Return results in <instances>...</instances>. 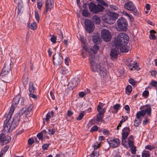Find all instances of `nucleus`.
<instances>
[{
  "label": "nucleus",
  "mask_w": 157,
  "mask_h": 157,
  "mask_svg": "<svg viewBox=\"0 0 157 157\" xmlns=\"http://www.w3.org/2000/svg\"><path fill=\"white\" fill-rule=\"evenodd\" d=\"M24 108L21 109L19 112L16 113L13 119H11L13 113H10V110L7 115V118L4 122L3 132L5 133L11 132L18 125L20 120L21 116L25 113Z\"/></svg>",
  "instance_id": "1"
},
{
  "label": "nucleus",
  "mask_w": 157,
  "mask_h": 157,
  "mask_svg": "<svg viewBox=\"0 0 157 157\" xmlns=\"http://www.w3.org/2000/svg\"><path fill=\"white\" fill-rule=\"evenodd\" d=\"M128 36L126 33H120L114 40V44L116 48L120 47L121 44L127 45L128 43Z\"/></svg>",
  "instance_id": "2"
},
{
  "label": "nucleus",
  "mask_w": 157,
  "mask_h": 157,
  "mask_svg": "<svg viewBox=\"0 0 157 157\" xmlns=\"http://www.w3.org/2000/svg\"><path fill=\"white\" fill-rule=\"evenodd\" d=\"M118 16V14L116 13L109 12L103 15L102 19L105 22L109 24H113Z\"/></svg>",
  "instance_id": "3"
},
{
  "label": "nucleus",
  "mask_w": 157,
  "mask_h": 157,
  "mask_svg": "<svg viewBox=\"0 0 157 157\" xmlns=\"http://www.w3.org/2000/svg\"><path fill=\"white\" fill-rule=\"evenodd\" d=\"M117 25L116 28L117 31L125 32L127 30L128 22L124 17H120L117 21Z\"/></svg>",
  "instance_id": "4"
},
{
  "label": "nucleus",
  "mask_w": 157,
  "mask_h": 157,
  "mask_svg": "<svg viewBox=\"0 0 157 157\" xmlns=\"http://www.w3.org/2000/svg\"><path fill=\"white\" fill-rule=\"evenodd\" d=\"M89 8L90 11L93 13H97L102 12L104 10V7L100 4L97 5L93 2H90L89 4Z\"/></svg>",
  "instance_id": "5"
},
{
  "label": "nucleus",
  "mask_w": 157,
  "mask_h": 157,
  "mask_svg": "<svg viewBox=\"0 0 157 157\" xmlns=\"http://www.w3.org/2000/svg\"><path fill=\"white\" fill-rule=\"evenodd\" d=\"M124 7L128 10L133 12V14L136 16H138L139 13L132 2H129L126 3Z\"/></svg>",
  "instance_id": "6"
},
{
  "label": "nucleus",
  "mask_w": 157,
  "mask_h": 157,
  "mask_svg": "<svg viewBox=\"0 0 157 157\" xmlns=\"http://www.w3.org/2000/svg\"><path fill=\"white\" fill-rule=\"evenodd\" d=\"M95 59V57L94 55H92L89 58V61L91 64L90 67L93 71L98 72L100 71L101 67L100 65L94 63Z\"/></svg>",
  "instance_id": "7"
},
{
  "label": "nucleus",
  "mask_w": 157,
  "mask_h": 157,
  "mask_svg": "<svg viewBox=\"0 0 157 157\" xmlns=\"http://www.w3.org/2000/svg\"><path fill=\"white\" fill-rule=\"evenodd\" d=\"M102 38L106 42L109 41L112 37L111 33L108 29H103L101 31Z\"/></svg>",
  "instance_id": "8"
},
{
  "label": "nucleus",
  "mask_w": 157,
  "mask_h": 157,
  "mask_svg": "<svg viewBox=\"0 0 157 157\" xmlns=\"http://www.w3.org/2000/svg\"><path fill=\"white\" fill-rule=\"evenodd\" d=\"M11 61L10 60H8L6 61L1 74L2 76H4L11 71Z\"/></svg>",
  "instance_id": "9"
},
{
  "label": "nucleus",
  "mask_w": 157,
  "mask_h": 157,
  "mask_svg": "<svg viewBox=\"0 0 157 157\" xmlns=\"http://www.w3.org/2000/svg\"><path fill=\"white\" fill-rule=\"evenodd\" d=\"M84 24L86 31L89 33L93 32L94 30V25L92 21L87 19L85 20Z\"/></svg>",
  "instance_id": "10"
},
{
  "label": "nucleus",
  "mask_w": 157,
  "mask_h": 157,
  "mask_svg": "<svg viewBox=\"0 0 157 157\" xmlns=\"http://www.w3.org/2000/svg\"><path fill=\"white\" fill-rule=\"evenodd\" d=\"M53 63L56 65L57 66L61 64L63 62V58L60 53L57 52L55 53L53 58Z\"/></svg>",
  "instance_id": "11"
},
{
  "label": "nucleus",
  "mask_w": 157,
  "mask_h": 157,
  "mask_svg": "<svg viewBox=\"0 0 157 157\" xmlns=\"http://www.w3.org/2000/svg\"><path fill=\"white\" fill-rule=\"evenodd\" d=\"M97 111L98 113L96 115V121L98 122H101L104 117L105 109L102 108L100 105H98L97 106Z\"/></svg>",
  "instance_id": "12"
},
{
  "label": "nucleus",
  "mask_w": 157,
  "mask_h": 157,
  "mask_svg": "<svg viewBox=\"0 0 157 157\" xmlns=\"http://www.w3.org/2000/svg\"><path fill=\"white\" fill-rule=\"evenodd\" d=\"M11 140V137L8 135L1 133L0 134V143L1 145H4L9 143Z\"/></svg>",
  "instance_id": "13"
},
{
  "label": "nucleus",
  "mask_w": 157,
  "mask_h": 157,
  "mask_svg": "<svg viewBox=\"0 0 157 157\" xmlns=\"http://www.w3.org/2000/svg\"><path fill=\"white\" fill-rule=\"evenodd\" d=\"M107 141L110 147L115 148L118 147L120 141L118 138H109L107 139Z\"/></svg>",
  "instance_id": "14"
},
{
  "label": "nucleus",
  "mask_w": 157,
  "mask_h": 157,
  "mask_svg": "<svg viewBox=\"0 0 157 157\" xmlns=\"http://www.w3.org/2000/svg\"><path fill=\"white\" fill-rule=\"evenodd\" d=\"M54 5V0H46L44 14L46 15L48 11H50L53 8Z\"/></svg>",
  "instance_id": "15"
},
{
  "label": "nucleus",
  "mask_w": 157,
  "mask_h": 157,
  "mask_svg": "<svg viewBox=\"0 0 157 157\" xmlns=\"http://www.w3.org/2000/svg\"><path fill=\"white\" fill-rule=\"evenodd\" d=\"M79 81V80L78 78H73L68 84V88L70 90H73L77 86Z\"/></svg>",
  "instance_id": "16"
},
{
  "label": "nucleus",
  "mask_w": 157,
  "mask_h": 157,
  "mask_svg": "<svg viewBox=\"0 0 157 157\" xmlns=\"http://www.w3.org/2000/svg\"><path fill=\"white\" fill-rule=\"evenodd\" d=\"M20 99V98L19 96H16L14 98L12 102V105L10 109V113H13L15 108L17 106L19 102Z\"/></svg>",
  "instance_id": "17"
},
{
  "label": "nucleus",
  "mask_w": 157,
  "mask_h": 157,
  "mask_svg": "<svg viewBox=\"0 0 157 157\" xmlns=\"http://www.w3.org/2000/svg\"><path fill=\"white\" fill-rule=\"evenodd\" d=\"M18 6V15L21 12L22 9L23 7V5L24 4H28L29 0H19Z\"/></svg>",
  "instance_id": "18"
},
{
  "label": "nucleus",
  "mask_w": 157,
  "mask_h": 157,
  "mask_svg": "<svg viewBox=\"0 0 157 157\" xmlns=\"http://www.w3.org/2000/svg\"><path fill=\"white\" fill-rule=\"evenodd\" d=\"M99 48V47L98 45L96 44L94 45L92 48H90V50L88 51V52L89 55V57L92 55H94V54H96L97 52L98 51Z\"/></svg>",
  "instance_id": "19"
},
{
  "label": "nucleus",
  "mask_w": 157,
  "mask_h": 157,
  "mask_svg": "<svg viewBox=\"0 0 157 157\" xmlns=\"http://www.w3.org/2000/svg\"><path fill=\"white\" fill-rule=\"evenodd\" d=\"M110 55L111 59L114 60L117 58V52L116 49L112 48L110 51Z\"/></svg>",
  "instance_id": "20"
},
{
  "label": "nucleus",
  "mask_w": 157,
  "mask_h": 157,
  "mask_svg": "<svg viewBox=\"0 0 157 157\" xmlns=\"http://www.w3.org/2000/svg\"><path fill=\"white\" fill-rule=\"evenodd\" d=\"M143 110L145 112V114L147 113L149 116H150L151 113V108L150 105H146L142 107Z\"/></svg>",
  "instance_id": "21"
},
{
  "label": "nucleus",
  "mask_w": 157,
  "mask_h": 157,
  "mask_svg": "<svg viewBox=\"0 0 157 157\" xmlns=\"http://www.w3.org/2000/svg\"><path fill=\"white\" fill-rule=\"evenodd\" d=\"M127 45L121 44L120 47L118 48H116L117 49H120V51L122 52H127L129 50L128 47L126 46Z\"/></svg>",
  "instance_id": "22"
},
{
  "label": "nucleus",
  "mask_w": 157,
  "mask_h": 157,
  "mask_svg": "<svg viewBox=\"0 0 157 157\" xmlns=\"http://www.w3.org/2000/svg\"><path fill=\"white\" fill-rule=\"evenodd\" d=\"M145 112L143 110H141L137 112L136 114V118L137 119H142V117L144 116L145 115Z\"/></svg>",
  "instance_id": "23"
},
{
  "label": "nucleus",
  "mask_w": 157,
  "mask_h": 157,
  "mask_svg": "<svg viewBox=\"0 0 157 157\" xmlns=\"http://www.w3.org/2000/svg\"><path fill=\"white\" fill-rule=\"evenodd\" d=\"M134 138L132 136H131L128 139V144L130 147L134 146L133 143Z\"/></svg>",
  "instance_id": "24"
},
{
  "label": "nucleus",
  "mask_w": 157,
  "mask_h": 157,
  "mask_svg": "<svg viewBox=\"0 0 157 157\" xmlns=\"http://www.w3.org/2000/svg\"><path fill=\"white\" fill-rule=\"evenodd\" d=\"M35 90V89L34 87L33 83L32 82H29V91L30 93H34Z\"/></svg>",
  "instance_id": "25"
},
{
  "label": "nucleus",
  "mask_w": 157,
  "mask_h": 157,
  "mask_svg": "<svg viewBox=\"0 0 157 157\" xmlns=\"http://www.w3.org/2000/svg\"><path fill=\"white\" fill-rule=\"evenodd\" d=\"M122 144L123 146H126L125 144L123 142V140H125L127 138L129 134L122 132Z\"/></svg>",
  "instance_id": "26"
},
{
  "label": "nucleus",
  "mask_w": 157,
  "mask_h": 157,
  "mask_svg": "<svg viewBox=\"0 0 157 157\" xmlns=\"http://www.w3.org/2000/svg\"><path fill=\"white\" fill-rule=\"evenodd\" d=\"M92 39L93 42L95 43L99 42L100 38L98 36L94 35L92 36Z\"/></svg>",
  "instance_id": "27"
},
{
  "label": "nucleus",
  "mask_w": 157,
  "mask_h": 157,
  "mask_svg": "<svg viewBox=\"0 0 157 157\" xmlns=\"http://www.w3.org/2000/svg\"><path fill=\"white\" fill-rule=\"evenodd\" d=\"M150 38L151 39L155 40L156 39L154 33H156L155 30H152L150 31Z\"/></svg>",
  "instance_id": "28"
},
{
  "label": "nucleus",
  "mask_w": 157,
  "mask_h": 157,
  "mask_svg": "<svg viewBox=\"0 0 157 157\" xmlns=\"http://www.w3.org/2000/svg\"><path fill=\"white\" fill-rule=\"evenodd\" d=\"M29 27L33 30H35L37 28V24L35 22H33L32 23L29 24Z\"/></svg>",
  "instance_id": "29"
},
{
  "label": "nucleus",
  "mask_w": 157,
  "mask_h": 157,
  "mask_svg": "<svg viewBox=\"0 0 157 157\" xmlns=\"http://www.w3.org/2000/svg\"><path fill=\"white\" fill-rule=\"evenodd\" d=\"M93 19L96 24H99L100 23V18L98 16H94L93 17Z\"/></svg>",
  "instance_id": "30"
},
{
  "label": "nucleus",
  "mask_w": 157,
  "mask_h": 157,
  "mask_svg": "<svg viewBox=\"0 0 157 157\" xmlns=\"http://www.w3.org/2000/svg\"><path fill=\"white\" fill-rule=\"evenodd\" d=\"M142 119H137L136 118L135 120L134 125L136 127H138L141 123Z\"/></svg>",
  "instance_id": "31"
},
{
  "label": "nucleus",
  "mask_w": 157,
  "mask_h": 157,
  "mask_svg": "<svg viewBox=\"0 0 157 157\" xmlns=\"http://www.w3.org/2000/svg\"><path fill=\"white\" fill-rule=\"evenodd\" d=\"M100 70V71H98V72H99L101 75H102L103 76H105L106 75V71L105 69L103 68L102 69L101 67Z\"/></svg>",
  "instance_id": "32"
},
{
  "label": "nucleus",
  "mask_w": 157,
  "mask_h": 157,
  "mask_svg": "<svg viewBox=\"0 0 157 157\" xmlns=\"http://www.w3.org/2000/svg\"><path fill=\"white\" fill-rule=\"evenodd\" d=\"M132 90V87L131 85H128L125 89V91L126 94H129L131 92Z\"/></svg>",
  "instance_id": "33"
},
{
  "label": "nucleus",
  "mask_w": 157,
  "mask_h": 157,
  "mask_svg": "<svg viewBox=\"0 0 157 157\" xmlns=\"http://www.w3.org/2000/svg\"><path fill=\"white\" fill-rule=\"evenodd\" d=\"M113 108L117 112L121 108V105L119 104H117L115 105L113 107Z\"/></svg>",
  "instance_id": "34"
},
{
  "label": "nucleus",
  "mask_w": 157,
  "mask_h": 157,
  "mask_svg": "<svg viewBox=\"0 0 157 157\" xmlns=\"http://www.w3.org/2000/svg\"><path fill=\"white\" fill-rule=\"evenodd\" d=\"M122 132L129 134L130 133V129L129 127H124L122 129Z\"/></svg>",
  "instance_id": "35"
},
{
  "label": "nucleus",
  "mask_w": 157,
  "mask_h": 157,
  "mask_svg": "<svg viewBox=\"0 0 157 157\" xmlns=\"http://www.w3.org/2000/svg\"><path fill=\"white\" fill-rule=\"evenodd\" d=\"M82 14L83 16L86 17H88L89 15L88 10L85 9L82 10Z\"/></svg>",
  "instance_id": "36"
},
{
  "label": "nucleus",
  "mask_w": 157,
  "mask_h": 157,
  "mask_svg": "<svg viewBox=\"0 0 157 157\" xmlns=\"http://www.w3.org/2000/svg\"><path fill=\"white\" fill-rule=\"evenodd\" d=\"M132 62V59L131 58H128L127 60V62H126V65L128 67H131L132 66L131 62Z\"/></svg>",
  "instance_id": "37"
},
{
  "label": "nucleus",
  "mask_w": 157,
  "mask_h": 157,
  "mask_svg": "<svg viewBox=\"0 0 157 157\" xmlns=\"http://www.w3.org/2000/svg\"><path fill=\"white\" fill-rule=\"evenodd\" d=\"M43 5L42 2L41 0H38L37 2V7L39 10H40Z\"/></svg>",
  "instance_id": "38"
},
{
  "label": "nucleus",
  "mask_w": 157,
  "mask_h": 157,
  "mask_svg": "<svg viewBox=\"0 0 157 157\" xmlns=\"http://www.w3.org/2000/svg\"><path fill=\"white\" fill-rule=\"evenodd\" d=\"M51 38H50V40L51 42L53 44H55L56 43V38L55 36L54 35L51 36Z\"/></svg>",
  "instance_id": "39"
},
{
  "label": "nucleus",
  "mask_w": 157,
  "mask_h": 157,
  "mask_svg": "<svg viewBox=\"0 0 157 157\" xmlns=\"http://www.w3.org/2000/svg\"><path fill=\"white\" fill-rule=\"evenodd\" d=\"M35 16L37 22H39L40 19L39 14L36 11H35Z\"/></svg>",
  "instance_id": "40"
},
{
  "label": "nucleus",
  "mask_w": 157,
  "mask_h": 157,
  "mask_svg": "<svg viewBox=\"0 0 157 157\" xmlns=\"http://www.w3.org/2000/svg\"><path fill=\"white\" fill-rule=\"evenodd\" d=\"M99 155V153L98 151H93L90 157H98Z\"/></svg>",
  "instance_id": "41"
},
{
  "label": "nucleus",
  "mask_w": 157,
  "mask_h": 157,
  "mask_svg": "<svg viewBox=\"0 0 157 157\" xmlns=\"http://www.w3.org/2000/svg\"><path fill=\"white\" fill-rule=\"evenodd\" d=\"M98 127L97 125H94L91 128L90 132H95L97 131L98 130Z\"/></svg>",
  "instance_id": "42"
},
{
  "label": "nucleus",
  "mask_w": 157,
  "mask_h": 157,
  "mask_svg": "<svg viewBox=\"0 0 157 157\" xmlns=\"http://www.w3.org/2000/svg\"><path fill=\"white\" fill-rule=\"evenodd\" d=\"M84 116V113L83 111L80 113L78 117L77 118V119L78 120H81L83 118Z\"/></svg>",
  "instance_id": "43"
},
{
  "label": "nucleus",
  "mask_w": 157,
  "mask_h": 157,
  "mask_svg": "<svg viewBox=\"0 0 157 157\" xmlns=\"http://www.w3.org/2000/svg\"><path fill=\"white\" fill-rule=\"evenodd\" d=\"M68 71L67 69L65 67H62L61 71V73L63 74V75H65V74H66L67 73H68Z\"/></svg>",
  "instance_id": "44"
},
{
  "label": "nucleus",
  "mask_w": 157,
  "mask_h": 157,
  "mask_svg": "<svg viewBox=\"0 0 157 157\" xmlns=\"http://www.w3.org/2000/svg\"><path fill=\"white\" fill-rule=\"evenodd\" d=\"M142 157H149L150 156L149 152L148 151H144L142 154Z\"/></svg>",
  "instance_id": "45"
},
{
  "label": "nucleus",
  "mask_w": 157,
  "mask_h": 157,
  "mask_svg": "<svg viewBox=\"0 0 157 157\" xmlns=\"http://www.w3.org/2000/svg\"><path fill=\"white\" fill-rule=\"evenodd\" d=\"M9 145L6 146L2 149V151H1L4 154L6 153V151L9 149Z\"/></svg>",
  "instance_id": "46"
},
{
  "label": "nucleus",
  "mask_w": 157,
  "mask_h": 157,
  "mask_svg": "<svg viewBox=\"0 0 157 157\" xmlns=\"http://www.w3.org/2000/svg\"><path fill=\"white\" fill-rule=\"evenodd\" d=\"M33 108V106L32 105H30L29 106H28L27 107V109L26 110V109L25 108H24V109L25 110V112H30V111H31L32 109Z\"/></svg>",
  "instance_id": "47"
},
{
  "label": "nucleus",
  "mask_w": 157,
  "mask_h": 157,
  "mask_svg": "<svg viewBox=\"0 0 157 157\" xmlns=\"http://www.w3.org/2000/svg\"><path fill=\"white\" fill-rule=\"evenodd\" d=\"M34 140L33 138H29L28 141V144L29 145H31L34 143Z\"/></svg>",
  "instance_id": "48"
},
{
  "label": "nucleus",
  "mask_w": 157,
  "mask_h": 157,
  "mask_svg": "<svg viewBox=\"0 0 157 157\" xmlns=\"http://www.w3.org/2000/svg\"><path fill=\"white\" fill-rule=\"evenodd\" d=\"M96 1L98 3L101 4L105 6H107L108 5L106 3H105L103 0H96Z\"/></svg>",
  "instance_id": "49"
},
{
  "label": "nucleus",
  "mask_w": 157,
  "mask_h": 157,
  "mask_svg": "<svg viewBox=\"0 0 157 157\" xmlns=\"http://www.w3.org/2000/svg\"><path fill=\"white\" fill-rule=\"evenodd\" d=\"M149 95V92L147 90L144 91L142 94V95L143 97H147Z\"/></svg>",
  "instance_id": "50"
},
{
  "label": "nucleus",
  "mask_w": 157,
  "mask_h": 157,
  "mask_svg": "<svg viewBox=\"0 0 157 157\" xmlns=\"http://www.w3.org/2000/svg\"><path fill=\"white\" fill-rule=\"evenodd\" d=\"M122 118L121 121H120V123H123L124 122H125L128 119V117L127 116H125L124 117L122 116Z\"/></svg>",
  "instance_id": "51"
},
{
  "label": "nucleus",
  "mask_w": 157,
  "mask_h": 157,
  "mask_svg": "<svg viewBox=\"0 0 157 157\" xmlns=\"http://www.w3.org/2000/svg\"><path fill=\"white\" fill-rule=\"evenodd\" d=\"M131 151L132 154H135L136 153V149L135 146L131 147Z\"/></svg>",
  "instance_id": "52"
},
{
  "label": "nucleus",
  "mask_w": 157,
  "mask_h": 157,
  "mask_svg": "<svg viewBox=\"0 0 157 157\" xmlns=\"http://www.w3.org/2000/svg\"><path fill=\"white\" fill-rule=\"evenodd\" d=\"M37 136L39 140H42L43 139V134L42 132H40L37 135Z\"/></svg>",
  "instance_id": "53"
},
{
  "label": "nucleus",
  "mask_w": 157,
  "mask_h": 157,
  "mask_svg": "<svg viewBox=\"0 0 157 157\" xmlns=\"http://www.w3.org/2000/svg\"><path fill=\"white\" fill-rule=\"evenodd\" d=\"M151 84L152 86L154 87L157 86V82L155 81L152 80Z\"/></svg>",
  "instance_id": "54"
},
{
  "label": "nucleus",
  "mask_w": 157,
  "mask_h": 157,
  "mask_svg": "<svg viewBox=\"0 0 157 157\" xmlns=\"http://www.w3.org/2000/svg\"><path fill=\"white\" fill-rule=\"evenodd\" d=\"M29 96L30 97L32 98H33L35 99H37V96L33 94V93H30L29 94Z\"/></svg>",
  "instance_id": "55"
},
{
  "label": "nucleus",
  "mask_w": 157,
  "mask_h": 157,
  "mask_svg": "<svg viewBox=\"0 0 157 157\" xmlns=\"http://www.w3.org/2000/svg\"><path fill=\"white\" fill-rule=\"evenodd\" d=\"M48 131L49 135H52L55 133V131L53 129H48Z\"/></svg>",
  "instance_id": "56"
},
{
  "label": "nucleus",
  "mask_w": 157,
  "mask_h": 157,
  "mask_svg": "<svg viewBox=\"0 0 157 157\" xmlns=\"http://www.w3.org/2000/svg\"><path fill=\"white\" fill-rule=\"evenodd\" d=\"M129 82L132 85L134 86L135 84V82L133 79L130 78L129 79Z\"/></svg>",
  "instance_id": "57"
},
{
  "label": "nucleus",
  "mask_w": 157,
  "mask_h": 157,
  "mask_svg": "<svg viewBox=\"0 0 157 157\" xmlns=\"http://www.w3.org/2000/svg\"><path fill=\"white\" fill-rule=\"evenodd\" d=\"M49 145L48 144H44L42 146V149L44 150H47V149L48 148V147H49Z\"/></svg>",
  "instance_id": "58"
},
{
  "label": "nucleus",
  "mask_w": 157,
  "mask_h": 157,
  "mask_svg": "<svg viewBox=\"0 0 157 157\" xmlns=\"http://www.w3.org/2000/svg\"><path fill=\"white\" fill-rule=\"evenodd\" d=\"M110 7L111 8L112 10H117L118 9V8L116 5H110Z\"/></svg>",
  "instance_id": "59"
},
{
  "label": "nucleus",
  "mask_w": 157,
  "mask_h": 157,
  "mask_svg": "<svg viewBox=\"0 0 157 157\" xmlns=\"http://www.w3.org/2000/svg\"><path fill=\"white\" fill-rule=\"evenodd\" d=\"M145 148L147 149H148L150 150H151L154 149V147L153 146L151 145H147L145 147Z\"/></svg>",
  "instance_id": "60"
},
{
  "label": "nucleus",
  "mask_w": 157,
  "mask_h": 157,
  "mask_svg": "<svg viewBox=\"0 0 157 157\" xmlns=\"http://www.w3.org/2000/svg\"><path fill=\"white\" fill-rule=\"evenodd\" d=\"M101 146V144H98L97 145H94L93 146V147L94 150H96L97 149Z\"/></svg>",
  "instance_id": "61"
},
{
  "label": "nucleus",
  "mask_w": 157,
  "mask_h": 157,
  "mask_svg": "<svg viewBox=\"0 0 157 157\" xmlns=\"http://www.w3.org/2000/svg\"><path fill=\"white\" fill-rule=\"evenodd\" d=\"M136 63H137L136 62V63H135V62H134V63H133L131 64L132 66H131V67H129V69H130L131 70H133V68H135V67H136Z\"/></svg>",
  "instance_id": "62"
},
{
  "label": "nucleus",
  "mask_w": 157,
  "mask_h": 157,
  "mask_svg": "<svg viewBox=\"0 0 157 157\" xmlns=\"http://www.w3.org/2000/svg\"><path fill=\"white\" fill-rule=\"evenodd\" d=\"M51 116L50 114L48 113L46 117V118L45 119V120L47 121H49V119L50 118Z\"/></svg>",
  "instance_id": "63"
},
{
  "label": "nucleus",
  "mask_w": 157,
  "mask_h": 157,
  "mask_svg": "<svg viewBox=\"0 0 157 157\" xmlns=\"http://www.w3.org/2000/svg\"><path fill=\"white\" fill-rule=\"evenodd\" d=\"M103 133L104 135H108L109 134V132L108 130L105 129L103 130Z\"/></svg>",
  "instance_id": "64"
}]
</instances>
